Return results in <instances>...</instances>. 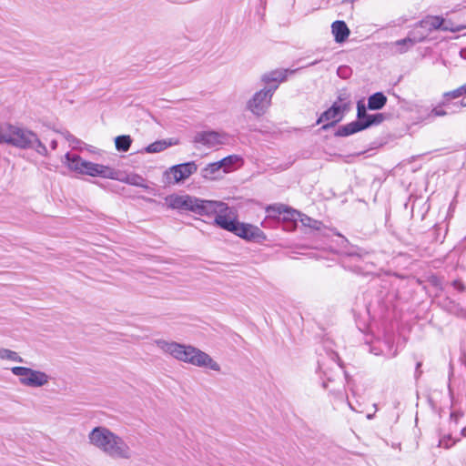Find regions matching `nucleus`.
<instances>
[{"label": "nucleus", "instance_id": "nucleus-5", "mask_svg": "<svg viewBox=\"0 0 466 466\" xmlns=\"http://www.w3.org/2000/svg\"><path fill=\"white\" fill-rule=\"evenodd\" d=\"M12 146L22 149H35L42 156L47 155L46 147L33 131L15 126Z\"/></svg>", "mask_w": 466, "mask_h": 466}, {"label": "nucleus", "instance_id": "nucleus-37", "mask_svg": "<svg viewBox=\"0 0 466 466\" xmlns=\"http://www.w3.org/2000/svg\"><path fill=\"white\" fill-rule=\"evenodd\" d=\"M461 106H466V98H463L461 101Z\"/></svg>", "mask_w": 466, "mask_h": 466}, {"label": "nucleus", "instance_id": "nucleus-35", "mask_svg": "<svg viewBox=\"0 0 466 466\" xmlns=\"http://www.w3.org/2000/svg\"><path fill=\"white\" fill-rule=\"evenodd\" d=\"M420 366H421V363H420V362H418V363H417V367H416V373H417L418 375H420V373H421V371H420V370H419V369L420 368Z\"/></svg>", "mask_w": 466, "mask_h": 466}, {"label": "nucleus", "instance_id": "nucleus-4", "mask_svg": "<svg viewBox=\"0 0 466 466\" xmlns=\"http://www.w3.org/2000/svg\"><path fill=\"white\" fill-rule=\"evenodd\" d=\"M349 109V95L346 92H341L333 105L320 115L317 120V124L329 121V123L323 125L321 127L323 130H328L339 122L343 118L344 113Z\"/></svg>", "mask_w": 466, "mask_h": 466}, {"label": "nucleus", "instance_id": "nucleus-24", "mask_svg": "<svg viewBox=\"0 0 466 466\" xmlns=\"http://www.w3.org/2000/svg\"><path fill=\"white\" fill-rule=\"evenodd\" d=\"M0 359L18 363L25 362L24 359L17 352L5 348H0Z\"/></svg>", "mask_w": 466, "mask_h": 466}, {"label": "nucleus", "instance_id": "nucleus-19", "mask_svg": "<svg viewBox=\"0 0 466 466\" xmlns=\"http://www.w3.org/2000/svg\"><path fill=\"white\" fill-rule=\"evenodd\" d=\"M387 103V96L382 92H376L368 98L367 107L370 110H380Z\"/></svg>", "mask_w": 466, "mask_h": 466}, {"label": "nucleus", "instance_id": "nucleus-23", "mask_svg": "<svg viewBox=\"0 0 466 466\" xmlns=\"http://www.w3.org/2000/svg\"><path fill=\"white\" fill-rule=\"evenodd\" d=\"M239 161H241V157L239 156L230 155L219 160L218 163L221 166L223 172L228 173L230 171L231 167Z\"/></svg>", "mask_w": 466, "mask_h": 466}, {"label": "nucleus", "instance_id": "nucleus-39", "mask_svg": "<svg viewBox=\"0 0 466 466\" xmlns=\"http://www.w3.org/2000/svg\"><path fill=\"white\" fill-rule=\"evenodd\" d=\"M461 435L466 436V427L461 430Z\"/></svg>", "mask_w": 466, "mask_h": 466}, {"label": "nucleus", "instance_id": "nucleus-1", "mask_svg": "<svg viewBox=\"0 0 466 466\" xmlns=\"http://www.w3.org/2000/svg\"><path fill=\"white\" fill-rule=\"evenodd\" d=\"M93 447L114 460H130L133 451L122 437L105 426L95 427L87 435Z\"/></svg>", "mask_w": 466, "mask_h": 466}, {"label": "nucleus", "instance_id": "nucleus-8", "mask_svg": "<svg viewBox=\"0 0 466 466\" xmlns=\"http://www.w3.org/2000/svg\"><path fill=\"white\" fill-rule=\"evenodd\" d=\"M267 212L270 216H275L277 214H279V215L284 214L285 219H290L293 221L299 220V221H300L302 226L308 227V228L315 229V230H320L323 227V224L321 221L311 218L305 214H302L297 210L289 208L283 205L270 206L267 208Z\"/></svg>", "mask_w": 466, "mask_h": 466}, {"label": "nucleus", "instance_id": "nucleus-16", "mask_svg": "<svg viewBox=\"0 0 466 466\" xmlns=\"http://www.w3.org/2000/svg\"><path fill=\"white\" fill-rule=\"evenodd\" d=\"M331 30L337 43H343L350 35V29L344 21L333 22Z\"/></svg>", "mask_w": 466, "mask_h": 466}, {"label": "nucleus", "instance_id": "nucleus-21", "mask_svg": "<svg viewBox=\"0 0 466 466\" xmlns=\"http://www.w3.org/2000/svg\"><path fill=\"white\" fill-rule=\"evenodd\" d=\"M221 168L218 161L210 163L201 170V175L206 179H216Z\"/></svg>", "mask_w": 466, "mask_h": 466}, {"label": "nucleus", "instance_id": "nucleus-26", "mask_svg": "<svg viewBox=\"0 0 466 466\" xmlns=\"http://www.w3.org/2000/svg\"><path fill=\"white\" fill-rule=\"evenodd\" d=\"M132 140L130 137L126 135L118 136L115 139L116 148L122 152H127L129 149Z\"/></svg>", "mask_w": 466, "mask_h": 466}, {"label": "nucleus", "instance_id": "nucleus-14", "mask_svg": "<svg viewBox=\"0 0 466 466\" xmlns=\"http://www.w3.org/2000/svg\"><path fill=\"white\" fill-rule=\"evenodd\" d=\"M299 68L296 69H275L267 72L261 76V81L269 86L278 85L287 80L289 75L295 74Z\"/></svg>", "mask_w": 466, "mask_h": 466}, {"label": "nucleus", "instance_id": "nucleus-34", "mask_svg": "<svg viewBox=\"0 0 466 466\" xmlns=\"http://www.w3.org/2000/svg\"><path fill=\"white\" fill-rule=\"evenodd\" d=\"M460 415L456 412H452L451 414V419L453 420L455 422H457L458 419H459Z\"/></svg>", "mask_w": 466, "mask_h": 466}, {"label": "nucleus", "instance_id": "nucleus-22", "mask_svg": "<svg viewBox=\"0 0 466 466\" xmlns=\"http://www.w3.org/2000/svg\"><path fill=\"white\" fill-rule=\"evenodd\" d=\"M416 43V39L407 36L406 38L395 41L392 45L397 47L398 53L403 54L411 48Z\"/></svg>", "mask_w": 466, "mask_h": 466}, {"label": "nucleus", "instance_id": "nucleus-3", "mask_svg": "<svg viewBox=\"0 0 466 466\" xmlns=\"http://www.w3.org/2000/svg\"><path fill=\"white\" fill-rule=\"evenodd\" d=\"M166 202L170 208L191 211L200 216L208 215L216 208L224 207L215 203V200H204L189 195H169L166 198Z\"/></svg>", "mask_w": 466, "mask_h": 466}, {"label": "nucleus", "instance_id": "nucleus-6", "mask_svg": "<svg viewBox=\"0 0 466 466\" xmlns=\"http://www.w3.org/2000/svg\"><path fill=\"white\" fill-rule=\"evenodd\" d=\"M12 373L19 378V382L29 388H40L49 382L50 377L39 370L15 366L11 368Z\"/></svg>", "mask_w": 466, "mask_h": 466}, {"label": "nucleus", "instance_id": "nucleus-27", "mask_svg": "<svg viewBox=\"0 0 466 466\" xmlns=\"http://www.w3.org/2000/svg\"><path fill=\"white\" fill-rule=\"evenodd\" d=\"M170 144L165 140L156 141L146 147L147 153H158L165 150Z\"/></svg>", "mask_w": 466, "mask_h": 466}, {"label": "nucleus", "instance_id": "nucleus-17", "mask_svg": "<svg viewBox=\"0 0 466 466\" xmlns=\"http://www.w3.org/2000/svg\"><path fill=\"white\" fill-rule=\"evenodd\" d=\"M65 158L70 170L82 174L86 160H84L78 155H71L70 153H66Z\"/></svg>", "mask_w": 466, "mask_h": 466}, {"label": "nucleus", "instance_id": "nucleus-12", "mask_svg": "<svg viewBox=\"0 0 466 466\" xmlns=\"http://www.w3.org/2000/svg\"><path fill=\"white\" fill-rule=\"evenodd\" d=\"M215 203L221 204L224 207L216 208L215 211L208 213L207 216L216 215L214 223L217 226H218L219 228L234 233L238 221L231 218L230 217L228 216L229 208L226 203H224L222 201H216V200H215Z\"/></svg>", "mask_w": 466, "mask_h": 466}, {"label": "nucleus", "instance_id": "nucleus-32", "mask_svg": "<svg viewBox=\"0 0 466 466\" xmlns=\"http://www.w3.org/2000/svg\"><path fill=\"white\" fill-rule=\"evenodd\" d=\"M62 135L64 137L70 142L71 144H79L80 140L75 137L72 134H70L68 131L62 132Z\"/></svg>", "mask_w": 466, "mask_h": 466}, {"label": "nucleus", "instance_id": "nucleus-18", "mask_svg": "<svg viewBox=\"0 0 466 466\" xmlns=\"http://www.w3.org/2000/svg\"><path fill=\"white\" fill-rule=\"evenodd\" d=\"M428 31L440 30L442 25V17L438 15H428L418 24Z\"/></svg>", "mask_w": 466, "mask_h": 466}, {"label": "nucleus", "instance_id": "nucleus-11", "mask_svg": "<svg viewBox=\"0 0 466 466\" xmlns=\"http://www.w3.org/2000/svg\"><path fill=\"white\" fill-rule=\"evenodd\" d=\"M194 143L211 149L226 145L229 141V136L225 132L214 130L197 132L193 139Z\"/></svg>", "mask_w": 466, "mask_h": 466}, {"label": "nucleus", "instance_id": "nucleus-15", "mask_svg": "<svg viewBox=\"0 0 466 466\" xmlns=\"http://www.w3.org/2000/svg\"><path fill=\"white\" fill-rule=\"evenodd\" d=\"M234 234L247 240H255L265 238L263 231H261L258 227L239 222L236 227Z\"/></svg>", "mask_w": 466, "mask_h": 466}, {"label": "nucleus", "instance_id": "nucleus-31", "mask_svg": "<svg viewBox=\"0 0 466 466\" xmlns=\"http://www.w3.org/2000/svg\"><path fill=\"white\" fill-rule=\"evenodd\" d=\"M455 442H456V441L452 440L451 435H446V436H443L441 439H440L439 446L443 447L444 449H449L451 446H453L455 444Z\"/></svg>", "mask_w": 466, "mask_h": 466}, {"label": "nucleus", "instance_id": "nucleus-20", "mask_svg": "<svg viewBox=\"0 0 466 466\" xmlns=\"http://www.w3.org/2000/svg\"><path fill=\"white\" fill-rule=\"evenodd\" d=\"M15 126L0 123V144L12 145Z\"/></svg>", "mask_w": 466, "mask_h": 466}, {"label": "nucleus", "instance_id": "nucleus-29", "mask_svg": "<svg viewBox=\"0 0 466 466\" xmlns=\"http://www.w3.org/2000/svg\"><path fill=\"white\" fill-rule=\"evenodd\" d=\"M461 29V26L455 25L451 20H446L442 17V25L440 30L445 32H459Z\"/></svg>", "mask_w": 466, "mask_h": 466}, {"label": "nucleus", "instance_id": "nucleus-25", "mask_svg": "<svg viewBox=\"0 0 466 466\" xmlns=\"http://www.w3.org/2000/svg\"><path fill=\"white\" fill-rule=\"evenodd\" d=\"M121 180L132 186L139 187L145 189L149 188V187L146 184L145 179L139 175H127L124 179Z\"/></svg>", "mask_w": 466, "mask_h": 466}, {"label": "nucleus", "instance_id": "nucleus-36", "mask_svg": "<svg viewBox=\"0 0 466 466\" xmlns=\"http://www.w3.org/2000/svg\"><path fill=\"white\" fill-rule=\"evenodd\" d=\"M56 147H57V142H56V140H53V141L51 142V147H52L53 149H56Z\"/></svg>", "mask_w": 466, "mask_h": 466}, {"label": "nucleus", "instance_id": "nucleus-33", "mask_svg": "<svg viewBox=\"0 0 466 466\" xmlns=\"http://www.w3.org/2000/svg\"><path fill=\"white\" fill-rule=\"evenodd\" d=\"M431 114L435 116H443L446 115V111L439 108H433Z\"/></svg>", "mask_w": 466, "mask_h": 466}, {"label": "nucleus", "instance_id": "nucleus-7", "mask_svg": "<svg viewBox=\"0 0 466 466\" xmlns=\"http://www.w3.org/2000/svg\"><path fill=\"white\" fill-rule=\"evenodd\" d=\"M277 89L278 85H274L256 92L248 101L247 108L257 116L265 115L271 105V98Z\"/></svg>", "mask_w": 466, "mask_h": 466}, {"label": "nucleus", "instance_id": "nucleus-9", "mask_svg": "<svg viewBox=\"0 0 466 466\" xmlns=\"http://www.w3.org/2000/svg\"><path fill=\"white\" fill-rule=\"evenodd\" d=\"M197 170L198 166L194 161L172 166L164 172L163 183L166 186L180 183L196 173Z\"/></svg>", "mask_w": 466, "mask_h": 466}, {"label": "nucleus", "instance_id": "nucleus-40", "mask_svg": "<svg viewBox=\"0 0 466 466\" xmlns=\"http://www.w3.org/2000/svg\"><path fill=\"white\" fill-rule=\"evenodd\" d=\"M349 407H350L351 410H354V409H353V407L351 406V404H350V403H349Z\"/></svg>", "mask_w": 466, "mask_h": 466}, {"label": "nucleus", "instance_id": "nucleus-30", "mask_svg": "<svg viewBox=\"0 0 466 466\" xmlns=\"http://www.w3.org/2000/svg\"><path fill=\"white\" fill-rule=\"evenodd\" d=\"M463 95H466V83L452 91L445 93L444 96L451 97V98H457Z\"/></svg>", "mask_w": 466, "mask_h": 466}, {"label": "nucleus", "instance_id": "nucleus-38", "mask_svg": "<svg viewBox=\"0 0 466 466\" xmlns=\"http://www.w3.org/2000/svg\"><path fill=\"white\" fill-rule=\"evenodd\" d=\"M317 63H318V61H317V60H315V61H313V62L309 63L307 66H314V65H316Z\"/></svg>", "mask_w": 466, "mask_h": 466}, {"label": "nucleus", "instance_id": "nucleus-2", "mask_svg": "<svg viewBox=\"0 0 466 466\" xmlns=\"http://www.w3.org/2000/svg\"><path fill=\"white\" fill-rule=\"evenodd\" d=\"M157 347L164 353L171 355L179 361L197 367L208 368L215 371L220 370V366L208 354L191 345H184L165 339L155 340Z\"/></svg>", "mask_w": 466, "mask_h": 466}, {"label": "nucleus", "instance_id": "nucleus-10", "mask_svg": "<svg viewBox=\"0 0 466 466\" xmlns=\"http://www.w3.org/2000/svg\"><path fill=\"white\" fill-rule=\"evenodd\" d=\"M385 120V116L382 113L368 115L364 121H352L347 125L341 126L335 133L337 137H348L357 132L362 131L372 126L381 124Z\"/></svg>", "mask_w": 466, "mask_h": 466}, {"label": "nucleus", "instance_id": "nucleus-13", "mask_svg": "<svg viewBox=\"0 0 466 466\" xmlns=\"http://www.w3.org/2000/svg\"><path fill=\"white\" fill-rule=\"evenodd\" d=\"M82 174L91 177H101L104 178L118 179V172L115 169L101 164L86 161Z\"/></svg>", "mask_w": 466, "mask_h": 466}, {"label": "nucleus", "instance_id": "nucleus-28", "mask_svg": "<svg viewBox=\"0 0 466 466\" xmlns=\"http://www.w3.org/2000/svg\"><path fill=\"white\" fill-rule=\"evenodd\" d=\"M366 106L364 105L362 100L358 101L357 103V120L356 121H364L366 120L367 116L369 115L367 113Z\"/></svg>", "mask_w": 466, "mask_h": 466}]
</instances>
